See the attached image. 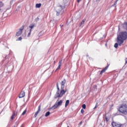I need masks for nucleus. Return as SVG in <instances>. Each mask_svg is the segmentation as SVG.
Here are the masks:
<instances>
[{"instance_id":"1","label":"nucleus","mask_w":127,"mask_h":127,"mask_svg":"<svg viewBox=\"0 0 127 127\" xmlns=\"http://www.w3.org/2000/svg\"><path fill=\"white\" fill-rule=\"evenodd\" d=\"M127 39V32H120L117 36V42L119 44V46H122V44L124 43L125 40Z\"/></svg>"},{"instance_id":"2","label":"nucleus","mask_w":127,"mask_h":127,"mask_svg":"<svg viewBox=\"0 0 127 127\" xmlns=\"http://www.w3.org/2000/svg\"><path fill=\"white\" fill-rule=\"evenodd\" d=\"M64 8H65V6L64 5H61L58 6L56 7V12H57L56 15L58 16H59V15H61L63 14V13L64 12Z\"/></svg>"},{"instance_id":"3","label":"nucleus","mask_w":127,"mask_h":127,"mask_svg":"<svg viewBox=\"0 0 127 127\" xmlns=\"http://www.w3.org/2000/svg\"><path fill=\"white\" fill-rule=\"evenodd\" d=\"M119 112L124 115H127V104L122 105L119 108Z\"/></svg>"},{"instance_id":"4","label":"nucleus","mask_w":127,"mask_h":127,"mask_svg":"<svg viewBox=\"0 0 127 127\" xmlns=\"http://www.w3.org/2000/svg\"><path fill=\"white\" fill-rule=\"evenodd\" d=\"M63 103V101L62 100H60L58 102L57 101L52 107L49 109V111H51L52 109H54V110H56V109L58 108V107H60V106H62Z\"/></svg>"},{"instance_id":"5","label":"nucleus","mask_w":127,"mask_h":127,"mask_svg":"<svg viewBox=\"0 0 127 127\" xmlns=\"http://www.w3.org/2000/svg\"><path fill=\"white\" fill-rule=\"evenodd\" d=\"M66 92H67V90H64V89H61V93H59L57 96H55V99L62 97L63 96V95H64Z\"/></svg>"},{"instance_id":"6","label":"nucleus","mask_w":127,"mask_h":127,"mask_svg":"<svg viewBox=\"0 0 127 127\" xmlns=\"http://www.w3.org/2000/svg\"><path fill=\"white\" fill-rule=\"evenodd\" d=\"M112 126L113 127H123L124 125L119 124L116 122H112Z\"/></svg>"},{"instance_id":"7","label":"nucleus","mask_w":127,"mask_h":127,"mask_svg":"<svg viewBox=\"0 0 127 127\" xmlns=\"http://www.w3.org/2000/svg\"><path fill=\"white\" fill-rule=\"evenodd\" d=\"M22 30H23V26L22 28L19 29L18 31L16 32V36H20L22 34Z\"/></svg>"},{"instance_id":"8","label":"nucleus","mask_w":127,"mask_h":127,"mask_svg":"<svg viewBox=\"0 0 127 127\" xmlns=\"http://www.w3.org/2000/svg\"><path fill=\"white\" fill-rule=\"evenodd\" d=\"M41 109V105H39L38 106V109L37 111L35 113V114L34 115V117L35 118H36V117H37V115L39 113V112H40Z\"/></svg>"},{"instance_id":"9","label":"nucleus","mask_w":127,"mask_h":127,"mask_svg":"<svg viewBox=\"0 0 127 127\" xmlns=\"http://www.w3.org/2000/svg\"><path fill=\"white\" fill-rule=\"evenodd\" d=\"M62 62H63V60H61L59 62V66L56 69V71H57V70H59L60 69V67H61V65H62Z\"/></svg>"},{"instance_id":"10","label":"nucleus","mask_w":127,"mask_h":127,"mask_svg":"<svg viewBox=\"0 0 127 127\" xmlns=\"http://www.w3.org/2000/svg\"><path fill=\"white\" fill-rule=\"evenodd\" d=\"M108 68H109V65L106 66L103 69H102L101 71H100V75H102V74H103V73H104V72H106V70H107Z\"/></svg>"},{"instance_id":"11","label":"nucleus","mask_w":127,"mask_h":127,"mask_svg":"<svg viewBox=\"0 0 127 127\" xmlns=\"http://www.w3.org/2000/svg\"><path fill=\"white\" fill-rule=\"evenodd\" d=\"M57 91L55 96H57V95H59V91H60V88H59V85L58 82L57 83Z\"/></svg>"},{"instance_id":"12","label":"nucleus","mask_w":127,"mask_h":127,"mask_svg":"<svg viewBox=\"0 0 127 127\" xmlns=\"http://www.w3.org/2000/svg\"><path fill=\"white\" fill-rule=\"evenodd\" d=\"M85 21H86V19H84L82 20V21L81 22L80 24H79L80 27H83L84 26V24L85 23Z\"/></svg>"},{"instance_id":"13","label":"nucleus","mask_w":127,"mask_h":127,"mask_svg":"<svg viewBox=\"0 0 127 127\" xmlns=\"http://www.w3.org/2000/svg\"><path fill=\"white\" fill-rule=\"evenodd\" d=\"M25 96V93L24 92H21L19 95V98H23Z\"/></svg>"},{"instance_id":"14","label":"nucleus","mask_w":127,"mask_h":127,"mask_svg":"<svg viewBox=\"0 0 127 127\" xmlns=\"http://www.w3.org/2000/svg\"><path fill=\"white\" fill-rule=\"evenodd\" d=\"M70 103V100H67L65 102V108H67L68 107V105Z\"/></svg>"},{"instance_id":"15","label":"nucleus","mask_w":127,"mask_h":127,"mask_svg":"<svg viewBox=\"0 0 127 127\" xmlns=\"http://www.w3.org/2000/svg\"><path fill=\"white\" fill-rule=\"evenodd\" d=\"M41 5H42L41 3H37V4H36V7L37 8H39L40 7H41Z\"/></svg>"},{"instance_id":"16","label":"nucleus","mask_w":127,"mask_h":127,"mask_svg":"<svg viewBox=\"0 0 127 127\" xmlns=\"http://www.w3.org/2000/svg\"><path fill=\"white\" fill-rule=\"evenodd\" d=\"M34 26H35V24H31L30 25V26H29V27L31 29H32L33 28V27H34Z\"/></svg>"},{"instance_id":"17","label":"nucleus","mask_w":127,"mask_h":127,"mask_svg":"<svg viewBox=\"0 0 127 127\" xmlns=\"http://www.w3.org/2000/svg\"><path fill=\"white\" fill-rule=\"evenodd\" d=\"M14 117H15V113L13 112V114L11 117V120H13V119H14Z\"/></svg>"},{"instance_id":"18","label":"nucleus","mask_w":127,"mask_h":127,"mask_svg":"<svg viewBox=\"0 0 127 127\" xmlns=\"http://www.w3.org/2000/svg\"><path fill=\"white\" fill-rule=\"evenodd\" d=\"M49 116H50V112L48 111V112H47L45 114V117H49Z\"/></svg>"},{"instance_id":"19","label":"nucleus","mask_w":127,"mask_h":127,"mask_svg":"<svg viewBox=\"0 0 127 127\" xmlns=\"http://www.w3.org/2000/svg\"><path fill=\"white\" fill-rule=\"evenodd\" d=\"M65 84H66V80L64 79V80L62 81L61 85H65Z\"/></svg>"},{"instance_id":"20","label":"nucleus","mask_w":127,"mask_h":127,"mask_svg":"<svg viewBox=\"0 0 127 127\" xmlns=\"http://www.w3.org/2000/svg\"><path fill=\"white\" fill-rule=\"evenodd\" d=\"M119 45H120L119 43H116L114 45L115 48H118V47H119Z\"/></svg>"},{"instance_id":"21","label":"nucleus","mask_w":127,"mask_h":127,"mask_svg":"<svg viewBox=\"0 0 127 127\" xmlns=\"http://www.w3.org/2000/svg\"><path fill=\"white\" fill-rule=\"evenodd\" d=\"M3 5V3H2V1H0V8H1Z\"/></svg>"},{"instance_id":"22","label":"nucleus","mask_w":127,"mask_h":127,"mask_svg":"<svg viewBox=\"0 0 127 127\" xmlns=\"http://www.w3.org/2000/svg\"><path fill=\"white\" fill-rule=\"evenodd\" d=\"M26 110H25L23 112V113H22V116H24L25 115V114H26Z\"/></svg>"},{"instance_id":"23","label":"nucleus","mask_w":127,"mask_h":127,"mask_svg":"<svg viewBox=\"0 0 127 127\" xmlns=\"http://www.w3.org/2000/svg\"><path fill=\"white\" fill-rule=\"evenodd\" d=\"M64 87H65V85H61V90H64Z\"/></svg>"},{"instance_id":"24","label":"nucleus","mask_w":127,"mask_h":127,"mask_svg":"<svg viewBox=\"0 0 127 127\" xmlns=\"http://www.w3.org/2000/svg\"><path fill=\"white\" fill-rule=\"evenodd\" d=\"M35 21L36 22H38V21H39V17H37L36 19H35Z\"/></svg>"},{"instance_id":"25","label":"nucleus","mask_w":127,"mask_h":127,"mask_svg":"<svg viewBox=\"0 0 127 127\" xmlns=\"http://www.w3.org/2000/svg\"><path fill=\"white\" fill-rule=\"evenodd\" d=\"M10 54H9L7 56H6L5 57V59H6V58H7V59H8V58H9V56H10Z\"/></svg>"},{"instance_id":"26","label":"nucleus","mask_w":127,"mask_h":127,"mask_svg":"<svg viewBox=\"0 0 127 127\" xmlns=\"http://www.w3.org/2000/svg\"><path fill=\"white\" fill-rule=\"evenodd\" d=\"M115 116H120V111H118L116 114Z\"/></svg>"},{"instance_id":"27","label":"nucleus","mask_w":127,"mask_h":127,"mask_svg":"<svg viewBox=\"0 0 127 127\" xmlns=\"http://www.w3.org/2000/svg\"><path fill=\"white\" fill-rule=\"evenodd\" d=\"M103 38H106V35H104L103 37L100 38V40H102Z\"/></svg>"},{"instance_id":"28","label":"nucleus","mask_w":127,"mask_h":127,"mask_svg":"<svg viewBox=\"0 0 127 127\" xmlns=\"http://www.w3.org/2000/svg\"><path fill=\"white\" fill-rule=\"evenodd\" d=\"M82 108H83L84 109H86V104H83Z\"/></svg>"},{"instance_id":"29","label":"nucleus","mask_w":127,"mask_h":127,"mask_svg":"<svg viewBox=\"0 0 127 127\" xmlns=\"http://www.w3.org/2000/svg\"><path fill=\"white\" fill-rule=\"evenodd\" d=\"M3 11V9L0 8V13H1Z\"/></svg>"},{"instance_id":"30","label":"nucleus","mask_w":127,"mask_h":127,"mask_svg":"<svg viewBox=\"0 0 127 127\" xmlns=\"http://www.w3.org/2000/svg\"><path fill=\"white\" fill-rule=\"evenodd\" d=\"M22 37H20L18 38V40L19 41L20 40H22Z\"/></svg>"},{"instance_id":"31","label":"nucleus","mask_w":127,"mask_h":127,"mask_svg":"<svg viewBox=\"0 0 127 127\" xmlns=\"http://www.w3.org/2000/svg\"><path fill=\"white\" fill-rule=\"evenodd\" d=\"M85 112V111H84V109H81V114H83Z\"/></svg>"},{"instance_id":"32","label":"nucleus","mask_w":127,"mask_h":127,"mask_svg":"<svg viewBox=\"0 0 127 127\" xmlns=\"http://www.w3.org/2000/svg\"><path fill=\"white\" fill-rule=\"evenodd\" d=\"M119 0H116V1L114 3V5H116L117 3H118V1Z\"/></svg>"},{"instance_id":"33","label":"nucleus","mask_w":127,"mask_h":127,"mask_svg":"<svg viewBox=\"0 0 127 127\" xmlns=\"http://www.w3.org/2000/svg\"><path fill=\"white\" fill-rule=\"evenodd\" d=\"M105 119H106L107 123H108V122H109V119H108V117H106Z\"/></svg>"},{"instance_id":"34","label":"nucleus","mask_w":127,"mask_h":127,"mask_svg":"<svg viewBox=\"0 0 127 127\" xmlns=\"http://www.w3.org/2000/svg\"><path fill=\"white\" fill-rule=\"evenodd\" d=\"M30 34H31V33L29 32L28 34V37H29L30 36Z\"/></svg>"},{"instance_id":"35","label":"nucleus","mask_w":127,"mask_h":127,"mask_svg":"<svg viewBox=\"0 0 127 127\" xmlns=\"http://www.w3.org/2000/svg\"><path fill=\"white\" fill-rule=\"evenodd\" d=\"M7 11V10H6H6L3 11V15H4V13H5L6 11Z\"/></svg>"},{"instance_id":"36","label":"nucleus","mask_w":127,"mask_h":127,"mask_svg":"<svg viewBox=\"0 0 127 127\" xmlns=\"http://www.w3.org/2000/svg\"><path fill=\"white\" fill-rule=\"evenodd\" d=\"M10 6L8 7L6 9V10H8V9H10Z\"/></svg>"},{"instance_id":"37","label":"nucleus","mask_w":127,"mask_h":127,"mask_svg":"<svg viewBox=\"0 0 127 127\" xmlns=\"http://www.w3.org/2000/svg\"><path fill=\"white\" fill-rule=\"evenodd\" d=\"M105 46H106V47L108 46V43H106L105 44Z\"/></svg>"},{"instance_id":"38","label":"nucleus","mask_w":127,"mask_h":127,"mask_svg":"<svg viewBox=\"0 0 127 127\" xmlns=\"http://www.w3.org/2000/svg\"><path fill=\"white\" fill-rule=\"evenodd\" d=\"M32 30V29H30L29 32L31 33Z\"/></svg>"},{"instance_id":"39","label":"nucleus","mask_w":127,"mask_h":127,"mask_svg":"<svg viewBox=\"0 0 127 127\" xmlns=\"http://www.w3.org/2000/svg\"><path fill=\"white\" fill-rule=\"evenodd\" d=\"M127 64V60H126L125 65H126V64Z\"/></svg>"},{"instance_id":"40","label":"nucleus","mask_w":127,"mask_h":127,"mask_svg":"<svg viewBox=\"0 0 127 127\" xmlns=\"http://www.w3.org/2000/svg\"><path fill=\"white\" fill-rule=\"evenodd\" d=\"M82 122H80L79 123V124H80V125H82Z\"/></svg>"},{"instance_id":"41","label":"nucleus","mask_w":127,"mask_h":127,"mask_svg":"<svg viewBox=\"0 0 127 127\" xmlns=\"http://www.w3.org/2000/svg\"><path fill=\"white\" fill-rule=\"evenodd\" d=\"M115 5H115V4H114L113 5H112V6H115Z\"/></svg>"},{"instance_id":"42","label":"nucleus","mask_w":127,"mask_h":127,"mask_svg":"<svg viewBox=\"0 0 127 127\" xmlns=\"http://www.w3.org/2000/svg\"><path fill=\"white\" fill-rule=\"evenodd\" d=\"M96 108H97V105L95 106L94 109H96Z\"/></svg>"},{"instance_id":"43","label":"nucleus","mask_w":127,"mask_h":127,"mask_svg":"<svg viewBox=\"0 0 127 127\" xmlns=\"http://www.w3.org/2000/svg\"><path fill=\"white\" fill-rule=\"evenodd\" d=\"M126 60H127V58L126 59Z\"/></svg>"},{"instance_id":"44","label":"nucleus","mask_w":127,"mask_h":127,"mask_svg":"<svg viewBox=\"0 0 127 127\" xmlns=\"http://www.w3.org/2000/svg\"><path fill=\"white\" fill-rule=\"evenodd\" d=\"M54 63L55 64V61H54Z\"/></svg>"},{"instance_id":"45","label":"nucleus","mask_w":127,"mask_h":127,"mask_svg":"<svg viewBox=\"0 0 127 127\" xmlns=\"http://www.w3.org/2000/svg\"><path fill=\"white\" fill-rule=\"evenodd\" d=\"M67 127H69V126H67Z\"/></svg>"}]
</instances>
